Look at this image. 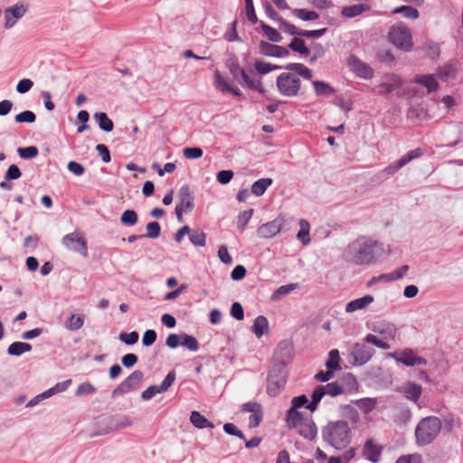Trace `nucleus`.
Here are the masks:
<instances>
[{
    "label": "nucleus",
    "instance_id": "f257e3e1",
    "mask_svg": "<svg viewBox=\"0 0 463 463\" xmlns=\"http://www.w3.org/2000/svg\"><path fill=\"white\" fill-rule=\"evenodd\" d=\"M285 69L289 71L279 74L276 80L279 92L288 98L298 96L301 80L299 77L305 80H311L312 71L302 63H288Z\"/></svg>",
    "mask_w": 463,
    "mask_h": 463
},
{
    "label": "nucleus",
    "instance_id": "f03ea898",
    "mask_svg": "<svg viewBox=\"0 0 463 463\" xmlns=\"http://www.w3.org/2000/svg\"><path fill=\"white\" fill-rule=\"evenodd\" d=\"M381 250L376 241L362 236L347 245L345 257L352 264L366 266L374 262Z\"/></svg>",
    "mask_w": 463,
    "mask_h": 463
},
{
    "label": "nucleus",
    "instance_id": "7ed1b4c3",
    "mask_svg": "<svg viewBox=\"0 0 463 463\" xmlns=\"http://www.w3.org/2000/svg\"><path fill=\"white\" fill-rule=\"evenodd\" d=\"M351 429L347 421H329L322 430V438L331 447L342 449L351 441Z\"/></svg>",
    "mask_w": 463,
    "mask_h": 463
},
{
    "label": "nucleus",
    "instance_id": "20e7f679",
    "mask_svg": "<svg viewBox=\"0 0 463 463\" xmlns=\"http://www.w3.org/2000/svg\"><path fill=\"white\" fill-rule=\"evenodd\" d=\"M441 430V420L435 416L425 417L418 423L415 429V439L418 446L430 444Z\"/></svg>",
    "mask_w": 463,
    "mask_h": 463
},
{
    "label": "nucleus",
    "instance_id": "39448f33",
    "mask_svg": "<svg viewBox=\"0 0 463 463\" xmlns=\"http://www.w3.org/2000/svg\"><path fill=\"white\" fill-rule=\"evenodd\" d=\"M390 41L403 51H410L412 47V39L410 29L403 24L393 25L389 32Z\"/></svg>",
    "mask_w": 463,
    "mask_h": 463
},
{
    "label": "nucleus",
    "instance_id": "423d86ee",
    "mask_svg": "<svg viewBox=\"0 0 463 463\" xmlns=\"http://www.w3.org/2000/svg\"><path fill=\"white\" fill-rule=\"evenodd\" d=\"M345 392L344 388L336 382L327 383L326 385H318L312 393V401L307 406L310 411H314L318 402L325 395L336 396Z\"/></svg>",
    "mask_w": 463,
    "mask_h": 463
},
{
    "label": "nucleus",
    "instance_id": "0eeeda50",
    "mask_svg": "<svg viewBox=\"0 0 463 463\" xmlns=\"http://www.w3.org/2000/svg\"><path fill=\"white\" fill-rule=\"evenodd\" d=\"M387 357L393 358L397 363H401L406 366L426 365V359L417 355L412 349L406 348L399 352L388 353Z\"/></svg>",
    "mask_w": 463,
    "mask_h": 463
},
{
    "label": "nucleus",
    "instance_id": "6e6552de",
    "mask_svg": "<svg viewBox=\"0 0 463 463\" xmlns=\"http://www.w3.org/2000/svg\"><path fill=\"white\" fill-rule=\"evenodd\" d=\"M61 242L68 250L79 252L83 257L88 256L87 242L80 232H74L65 235Z\"/></svg>",
    "mask_w": 463,
    "mask_h": 463
},
{
    "label": "nucleus",
    "instance_id": "1a4fd4ad",
    "mask_svg": "<svg viewBox=\"0 0 463 463\" xmlns=\"http://www.w3.org/2000/svg\"><path fill=\"white\" fill-rule=\"evenodd\" d=\"M278 372L279 373H277L275 370H272L269 373L267 392L269 396H277L286 383V373L284 371V367L280 366L278 369Z\"/></svg>",
    "mask_w": 463,
    "mask_h": 463
},
{
    "label": "nucleus",
    "instance_id": "9d476101",
    "mask_svg": "<svg viewBox=\"0 0 463 463\" xmlns=\"http://www.w3.org/2000/svg\"><path fill=\"white\" fill-rule=\"evenodd\" d=\"M144 374L141 371L136 370L126 378L112 392L113 396L120 395L138 388Z\"/></svg>",
    "mask_w": 463,
    "mask_h": 463
},
{
    "label": "nucleus",
    "instance_id": "9b49d317",
    "mask_svg": "<svg viewBox=\"0 0 463 463\" xmlns=\"http://www.w3.org/2000/svg\"><path fill=\"white\" fill-rule=\"evenodd\" d=\"M284 223V217L279 216L273 221L260 225L257 230V234L262 239H271L280 232Z\"/></svg>",
    "mask_w": 463,
    "mask_h": 463
},
{
    "label": "nucleus",
    "instance_id": "f8f14e48",
    "mask_svg": "<svg viewBox=\"0 0 463 463\" xmlns=\"http://www.w3.org/2000/svg\"><path fill=\"white\" fill-rule=\"evenodd\" d=\"M422 150L420 148H416L414 150L409 151L407 154L403 155L399 160L390 164L385 168H383V173L386 175H394L398 172L402 166L407 165L409 162L415 158H419L422 156Z\"/></svg>",
    "mask_w": 463,
    "mask_h": 463
},
{
    "label": "nucleus",
    "instance_id": "ddd939ff",
    "mask_svg": "<svg viewBox=\"0 0 463 463\" xmlns=\"http://www.w3.org/2000/svg\"><path fill=\"white\" fill-rule=\"evenodd\" d=\"M241 411L251 413L249 418L250 428H255L259 426L263 419L262 406L259 402H250L244 403L241 407Z\"/></svg>",
    "mask_w": 463,
    "mask_h": 463
},
{
    "label": "nucleus",
    "instance_id": "4468645a",
    "mask_svg": "<svg viewBox=\"0 0 463 463\" xmlns=\"http://www.w3.org/2000/svg\"><path fill=\"white\" fill-rule=\"evenodd\" d=\"M26 11L27 7L24 5H14L6 8L5 10V27L6 29L13 27L16 21L25 14Z\"/></svg>",
    "mask_w": 463,
    "mask_h": 463
},
{
    "label": "nucleus",
    "instance_id": "2eb2a0df",
    "mask_svg": "<svg viewBox=\"0 0 463 463\" xmlns=\"http://www.w3.org/2000/svg\"><path fill=\"white\" fill-rule=\"evenodd\" d=\"M373 354V349L360 344H354L350 350V354L354 357L355 363L358 364H364L367 363L372 358Z\"/></svg>",
    "mask_w": 463,
    "mask_h": 463
},
{
    "label": "nucleus",
    "instance_id": "dca6fc26",
    "mask_svg": "<svg viewBox=\"0 0 463 463\" xmlns=\"http://www.w3.org/2000/svg\"><path fill=\"white\" fill-rule=\"evenodd\" d=\"M179 203L176 204L177 207L185 210L190 213L194 207V197L190 191L189 186H182L177 194Z\"/></svg>",
    "mask_w": 463,
    "mask_h": 463
},
{
    "label": "nucleus",
    "instance_id": "f3484780",
    "mask_svg": "<svg viewBox=\"0 0 463 463\" xmlns=\"http://www.w3.org/2000/svg\"><path fill=\"white\" fill-rule=\"evenodd\" d=\"M260 52L265 56L269 57H287L289 52L285 47L271 44L265 41H261L260 43Z\"/></svg>",
    "mask_w": 463,
    "mask_h": 463
},
{
    "label": "nucleus",
    "instance_id": "a211bd4d",
    "mask_svg": "<svg viewBox=\"0 0 463 463\" xmlns=\"http://www.w3.org/2000/svg\"><path fill=\"white\" fill-rule=\"evenodd\" d=\"M402 86V80L396 74H388L384 77L383 81L380 84L381 95L388 94Z\"/></svg>",
    "mask_w": 463,
    "mask_h": 463
},
{
    "label": "nucleus",
    "instance_id": "6ab92c4d",
    "mask_svg": "<svg viewBox=\"0 0 463 463\" xmlns=\"http://www.w3.org/2000/svg\"><path fill=\"white\" fill-rule=\"evenodd\" d=\"M374 298L371 295H365L362 298L354 299L348 302L345 306V311L347 313H353L357 310H362L366 308L369 305L373 302Z\"/></svg>",
    "mask_w": 463,
    "mask_h": 463
},
{
    "label": "nucleus",
    "instance_id": "aec40b11",
    "mask_svg": "<svg viewBox=\"0 0 463 463\" xmlns=\"http://www.w3.org/2000/svg\"><path fill=\"white\" fill-rule=\"evenodd\" d=\"M298 432L307 439H313L317 436V427L312 419L307 418L297 428Z\"/></svg>",
    "mask_w": 463,
    "mask_h": 463
},
{
    "label": "nucleus",
    "instance_id": "412c9836",
    "mask_svg": "<svg viewBox=\"0 0 463 463\" xmlns=\"http://www.w3.org/2000/svg\"><path fill=\"white\" fill-rule=\"evenodd\" d=\"M364 456L372 462H377L382 453V448L369 439L365 442L363 449Z\"/></svg>",
    "mask_w": 463,
    "mask_h": 463
},
{
    "label": "nucleus",
    "instance_id": "4be33fe9",
    "mask_svg": "<svg viewBox=\"0 0 463 463\" xmlns=\"http://www.w3.org/2000/svg\"><path fill=\"white\" fill-rule=\"evenodd\" d=\"M401 392L407 399L416 402L421 394L422 388L420 384L407 383L401 388Z\"/></svg>",
    "mask_w": 463,
    "mask_h": 463
},
{
    "label": "nucleus",
    "instance_id": "5701e85b",
    "mask_svg": "<svg viewBox=\"0 0 463 463\" xmlns=\"http://www.w3.org/2000/svg\"><path fill=\"white\" fill-rule=\"evenodd\" d=\"M380 335H383L384 340L396 342L399 339V332L398 328L395 325L392 323H387L383 325V326L378 330Z\"/></svg>",
    "mask_w": 463,
    "mask_h": 463
},
{
    "label": "nucleus",
    "instance_id": "b1692460",
    "mask_svg": "<svg viewBox=\"0 0 463 463\" xmlns=\"http://www.w3.org/2000/svg\"><path fill=\"white\" fill-rule=\"evenodd\" d=\"M269 330V322L264 316H259L255 318L251 326V331L258 337H261Z\"/></svg>",
    "mask_w": 463,
    "mask_h": 463
},
{
    "label": "nucleus",
    "instance_id": "393cba45",
    "mask_svg": "<svg viewBox=\"0 0 463 463\" xmlns=\"http://www.w3.org/2000/svg\"><path fill=\"white\" fill-rule=\"evenodd\" d=\"M93 118L101 130L105 132H110L113 130L114 123L105 112H96Z\"/></svg>",
    "mask_w": 463,
    "mask_h": 463
},
{
    "label": "nucleus",
    "instance_id": "a878e982",
    "mask_svg": "<svg viewBox=\"0 0 463 463\" xmlns=\"http://www.w3.org/2000/svg\"><path fill=\"white\" fill-rule=\"evenodd\" d=\"M190 421L197 429L214 428V425L211 421H209L204 416L196 411H192Z\"/></svg>",
    "mask_w": 463,
    "mask_h": 463
},
{
    "label": "nucleus",
    "instance_id": "bb28decb",
    "mask_svg": "<svg viewBox=\"0 0 463 463\" xmlns=\"http://www.w3.org/2000/svg\"><path fill=\"white\" fill-rule=\"evenodd\" d=\"M312 85H313L315 92L317 96L328 97V96L335 94V92L334 88L330 84H328L325 81L313 80Z\"/></svg>",
    "mask_w": 463,
    "mask_h": 463
},
{
    "label": "nucleus",
    "instance_id": "cd10ccee",
    "mask_svg": "<svg viewBox=\"0 0 463 463\" xmlns=\"http://www.w3.org/2000/svg\"><path fill=\"white\" fill-rule=\"evenodd\" d=\"M32 345L24 342H14L8 346L7 353L9 355L19 356L24 353L30 352Z\"/></svg>",
    "mask_w": 463,
    "mask_h": 463
},
{
    "label": "nucleus",
    "instance_id": "c85d7f7f",
    "mask_svg": "<svg viewBox=\"0 0 463 463\" xmlns=\"http://www.w3.org/2000/svg\"><path fill=\"white\" fill-rule=\"evenodd\" d=\"M415 81L426 87L429 92L435 91L439 88L438 81L432 74L418 77Z\"/></svg>",
    "mask_w": 463,
    "mask_h": 463
},
{
    "label": "nucleus",
    "instance_id": "c756f323",
    "mask_svg": "<svg viewBox=\"0 0 463 463\" xmlns=\"http://www.w3.org/2000/svg\"><path fill=\"white\" fill-rule=\"evenodd\" d=\"M84 324V316L80 314L71 315L65 322L64 326L71 331L80 329Z\"/></svg>",
    "mask_w": 463,
    "mask_h": 463
},
{
    "label": "nucleus",
    "instance_id": "7c9ffc66",
    "mask_svg": "<svg viewBox=\"0 0 463 463\" xmlns=\"http://www.w3.org/2000/svg\"><path fill=\"white\" fill-rule=\"evenodd\" d=\"M271 178H261L254 182L251 185V193L256 196L262 195L269 185L272 184Z\"/></svg>",
    "mask_w": 463,
    "mask_h": 463
},
{
    "label": "nucleus",
    "instance_id": "2f4dec72",
    "mask_svg": "<svg viewBox=\"0 0 463 463\" xmlns=\"http://www.w3.org/2000/svg\"><path fill=\"white\" fill-rule=\"evenodd\" d=\"M307 418H304L301 412L295 408H290L288 411L287 421L289 427L297 428Z\"/></svg>",
    "mask_w": 463,
    "mask_h": 463
},
{
    "label": "nucleus",
    "instance_id": "473e14b6",
    "mask_svg": "<svg viewBox=\"0 0 463 463\" xmlns=\"http://www.w3.org/2000/svg\"><path fill=\"white\" fill-rule=\"evenodd\" d=\"M236 68L238 69V71L240 73V76L242 78L243 82L248 88L251 90H257L260 92H262L260 81H256L255 80H253L250 75L247 74L245 70L241 68L240 66H236Z\"/></svg>",
    "mask_w": 463,
    "mask_h": 463
},
{
    "label": "nucleus",
    "instance_id": "72a5a7b5",
    "mask_svg": "<svg viewBox=\"0 0 463 463\" xmlns=\"http://www.w3.org/2000/svg\"><path fill=\"white\" fill-rule=\"evenodd\" d=\"M367 9V6L364 4H356L354 5L344 7L342 10V14L346 17H354L361 14Z\"/></svg>",
    "mask_w": 463,
    "mask_h": 463
},
{
    "label": "nucleus",
    "instance_id": "f704fd0d",
    "mask_svg": "<svg viewBox=\"0 0 463 463\" xmlns=\"http://www.w3.org/2000/svg\"><path fill=\"white\" fill-rule=\"evenodd\" d=\"M300 230L297 234V238L302 241L304 245H307L310 242L309 230L310 226L307 221L301 219L299 222Z\"/></svg>",
    "mask_w": 463,
    "mask_h": 463
},
{
    "label": "nucleus",
    "instance_id": "c9c22d12",
    "mask_svg": "<svg viewBox=\"0 0 463 463\" xmlns=\"http://www.w3.org/2000/svg\"><path fill=\"white\" fill-rule=\"evenodd\" d=\"M354 70L356 71L357 75L363 77L364 79H370L373 75V71L364 62L360 61H356L354 63Z\"/></svg>",
    "mask_w": 463,
    "mask_h": 463
},
{
    "label": "nucleus",
    "instance_id": "e433bc0d",
    "mask_svg": "<svg viewBox=\"0 0 463 463\" xmlns=\"http://www.w3.org/2000/svg\"><path fill=\"white\" fill-rule=\"evenodd\" d=\"M260 27L270 42L279 43L282 41V36L276 29L264 23H261Z\"/></svg>",
    "mask_w": 463,
    "mask_h": 463
},
{
    "label": "nucleus",
    "instance_id": "4c0bfd02",
    "mask_svg": "<svg viewBox=\"0 0 463 463\" xmlns=\"http://www.w3.org/2000/svg\"><path fill=\"white\" fill-rule=\"evenodd\" d=\"M340 357L339 352L337 349H333L328 354V359L326 363V366L329 370H339L341 367L339 365Z\"/></svg>",
    "mask_w": 463,
    "mask_h": 463
},
{
    "label": "nucleus",
    "instance_id": "58836bf2",
    "mask_svg": "<svg viewBox=\"0 0 463 463\" xmlns=\"http://www.w3.org/2000/svg\"><path fill=\"white\" fill-rule=\"evenodd\" d=\"M292 14L302 21H313L319 17L317 12L306 9H294Z\"/></svg>",
    "mask_w": 463,
    "mask_h": 463
},
{
    "label": "nucleus",
    "instance_id": "ea45409f",
    "mask_svg": "<svg viewBox=\"0 0 463 463\" xmlns=\"http://www.w3.org/2000/svg\"><path fill=\"white\" fill-rule=\"evenodd\" d=\"M364 341L383 350H388L391 348V345L386 340H384L383 338H379L375 335H367L364 338Z\"/></svg>",
    "mask_w": 463,
    "mask_h": 463
},
{
    "label": "nucleus",
    "instance_id": "a19ab883",
    "mask_svg": "<svg viewBox=\"0 0 463 463\" xmlns=\"http://www.w3.org/2000/svg\"><path fill=\"white\" fill-rule=\"evenodd\" d=\"M425 54L431 60H436L439 57L440 49L439 44L428 42L423 45Z\"/></svg>",
    "mask_w": 463,
    "mask_h": 463
},
{
    "label": "nucleus",
    "instance_id": "79ce46f5",
    "mask_svg": "<svg viewBox=\"0 0 463 463\" xmlns=\"http://www.w3.org/2000/svg\"><path fill=\"white\" fill-rule=\"evenodd\" d=\"M138 217L134 210H126L120 216V222L127 226H134L137 224Z\"/></svg>",
    "mask_w": 463,
    "mask_h": 463
},
{
    "label": "nucleus",
    "instance_id": "37998d69",
    "mask_svg": "<svg viewBox=\"0 0 463 463\" xmlns=\"http://www.w3.org/2000/svg\"><path fill=\"white\" fill-rule=\"evenodd\" d=\"M288 47L302 55H307L309 53L308 48L306 46L304 40L295 37Z\"/></svg>",
    "mask_w": 463,
    "mask_h": 463
},
{
    "label": "nucleus",
    "instance_id": "c03bdc74",
    "mask_svg": "<svg viewBox=\"0 0 463 463\" xmlns=\"http://www.w3.org/2000/svg\"><path fill=\"white\" fill-rule=\"evenodd\" d=\"M356 405L364 413H369L376 407V401L372 398H363L356 402Z\"/></svg>",
    "mask_w": 463,
    "mask_h": 463
},
{
    "label": "nucleus",
    "instance_id": "a18cd8bd",
    "mask_svg": "<svg viewBox=\"0 0 463 463\" xmlns=\"http://www.w3.org/2000/svg\"><path fill=\"white\" fill-rule=\"evenodd\" d=\"M181 345L188 350L195 352L199 349V343L194 336L184 334L181 335Z\"/></svg>",
    "mask_w": 463,
    "mask_h": 463
},
{
    "label": "nucleus",
    "instance_id": "49530a36",
    "mask_svg": "<svg viewBox=\"0 0 463 463\" xmlns=\"http://www.w3.org/2000/svg\"><path fill=\"white\" fill-rule=\"evenodd\" d=\"M394 14H402L404 17L410 19H417L419 17V11L411 6H401L393 10Z\"/></svg>",
    "mask_w": 463,
    "mask_h": 463
},
{
    "label": "nucleus",
    "instance_id": "de8ad7c7",
    "mask_svg": "<svg viewBox=\"0 0 463 463\" xmlns=\"http://www.w3.org/2000/svg\"><path fill=\"white\" fill-rule=\"evenodd\" d=\"M19 156L23 159H33L38 156V148L34 146L27 147H19L17 149Z\"/></svg>",
    "mask_w": 463,
    "mask_h": 463
},
{
    "label": "nucleus",
    "instance_id": "09e8293b",
    "mask_svg": "<svg viewBox=\"0 0 463 463\" xmlns=\"http://www.w3.org/2000/svg\"><path fill=\"white\" fill-rule=\"evenodd\" d=\"M146 234L145 237H148L150 239H156L160 236L161 233V226L156 222H148L146 226Z\"/></svg>",
    "mask_w": 463,
    "mask_h": 463
},
{
    "label": "nucleus",
    "instance_id": "8fccbe9b",
    "mask_svg": "<svg viewBox=\"0 0 463 463\" xmlns=\"http://www.w3.org/2000/svg\"><path fill=\"white\" fill-rule=\"evenodd\" d=\"M254 67H255V70L260 73V74H266L271 71H274V70H279L280 69L281 67L279 66V65H272L270 63H268V62H264V61H257L254 64Z\"/></svg>",
    "mask_w": 463,
    "mask_h": 463
},
{
    "label": "nucleus",
    "instance_id": "3c124183",
    "mask_svg": "<svg viewBox=\"0 0 463 463\" xmlns=\"http://www.w3.org/2000/svg\"><path fill=\"white\" fill-rule=\"evenodd\" d=\"M190 241L195 246L203 247L206 244V234L201 231H194L190 234Z\"/></svg>",
    "mask_w": 463,
    "mask_h": 463
},
{
    "label": "nucleus",
    "instance_id": "603ef678",
    "mask_svg": "<svg viewBox=\"0 0 463 463\" xmlns=\"http://www.w3.org/2000/svg\"><path fill=\"white\" fill-rule=\"evenodd\" d=\"M17 123H33L36 119L35 114L31 110H24L17 114L14 118Z\"/></svg>",
    "mask_w": 463,
    "mask_h": 463
},
{
    "label": "nucleus",
    "instance_id": "864d4df0",
    "mask_svg": "<svg viewBox=\"0 0 463 463\" xmlns=\"http://www.w3.org/2000/svg\"><path fill=\"white\" fill-rule=\"evenodd\" d=\"M422 458L420 454L413 453L408 455H402L399 457L395 463H421Z\"/></svg>",
    "mask_w": 463,
    "mask_h": 463
},
{
    "label": "nucleus",
    "instance_id": "5fc2aeb1",
    "mask_svg": "<svg viewBox=\"0 0 463 463\" xmlns=\"http://www.w3.org/2000/svg\"><path fill=\"white\" fill-rule=\"evenodd\" d=\"M214 85L222 92H227L231 87L218 71L214 73Z\"/></svg>",
    "mask_w": 463,
    "mask_h": 463
},
{
    "label": "nucleus",
    "instance_id": "6e6d98bb",
    "mask_svg": "<svg viewBox=\"0 0 463 463\" xmlns=\"http://www.w3.org/2000/svg\"><path fill=\"white\" fill-rule=\"evenodd\" d=\"M138 334L136 331H133L131 333H120L118 338L121 342H123L126 345H134L138 340Z\"/></svg>",
    "mask_w": 463,
    "mask_h": 463
},
{
    "label": "nucleus",
    "instance_id": "4d7b16f0",
    "mask_svg": "<svg viewBox=\"0 0 463 463\" xmlns=\"http://www.w3.org/2000/svg\"><path fill=\"white\" fill-rule=\"evenodd\" d=\"M203 149L200 147H185L183 154L187 159H197L203 156Z\"/></svg>",
    "mask_w": 463,
    "mask_h": 463
},
{
    "label": "nucleus",
    "instance_id": "13d9d810",
    "mask_svg": "<svg viewBox=\"0 0 463 463\" xmlns=\"http://www.w3.org/2000/svg\"><path fill=\"white\" fill-rule=\"evenodd\" d=\"M175 380V373L174 371H171L168 373L165 380L162 382V383L158 386L159 392H166L171 385L174 383Z\"/></svg>",
    "mask_w": 463,
    "mask_h": 463
},
{
    "label": "nucleus",
    "instance_id": "bf43d9fd",
    "mask_svg": "<svg viewBox=\"0 0 463 463\" xmlns=\"http://www.w3.org/2000/svg\"><path fill=\"white\" fill-rule=\"evenodd\" d=\"M218 257L220 260L224 264H232V259L229 254L228 248L226 245H222L218 250Z\"/></svg>",
    "mask_w": 463,
    "mask_h": 463
},
{
    "label": "nucleus",
    "instance_id": "052dcab7",
    "mask_svg": "<svg viewBox=\"0 0 463 463\" xmlns=\"http://www.w3.org/2000/svg\"><path fill=\"white\" fill-rule=\"evenodd\" d=\"M68 170L77 176H80L84 174L85 168L82 165L75 161H70L68 163Z\"/></svg>",
    "mask_w": 463,
    "mask_h": 463
},
{
    "label": "nucleus",
    "instance_id": "680f3d73",
    "mask_svg": "<svg viewBox=\"0 0 463 463\" xmlns=\"http://www.w3.org/2000/svg\"><path fill=\"white\" fill-rule=\"evenodd\" d=\"M233 177V172L232 170H222L217 174V181L222 184H228Z\"/></svg>",
    "mask_w": 463,
    "mask_h": 463
},
{
    "label": "nucleus",
    "instance_id": "e2e57ef3",
    "mask_svg": "<svg viewBox=\"0 0 463 463\" xmlns=\"http://www.w3.org/2000/svg\"><path fill=\"white\" fill-rule=\"evenodd\" d=\"M156 340V331L153 329H148L145 332V334L143 335L142 343L145 346H150L151 345H153L155 343Z\"/></svg>",
    "mask_w": 463,
    "mask_h": 463
},
{
    "label": "nucleus",
    "instance_id": "0e129e2a",
    "mask_svg": "<svg viewBox=\"0 0 463 463\" xmlns=\"http://www.w3.org/2000/svg\"><path fill=\"white\" fill-rule=\"evenodd\" d=\"M33 85V83L31 80L24 79V80H21L17 83L16 90H17V92L24 94V93L28 92L32 89Z\"/></svg>",
    "mask_w": 463,
    "mask_h": 463
},
{
    "label": "nucleus",
    "instance_id": "69168bd1",
    "mask_svg": "<svg viewBox=\"0 0 463 463\" xmlns=\"http://www.w3.org/2000/svg\"><path fill=\"white\" fill-rule=\"evenodd\" d=\"M279 27L284 32L291 34V35H298L301 30L298 29L295 25L288 24L285 20H281L279 23Z\"/></svg>",
    "mask_w": 463,
    "mask_h": 463
},
{
    "label": "nucleus",
    "instance_id": "338daca9",
    "mask_svg": "<svg viewBox=\"0 0 463 463\" xmlns=\"http://www.w3.org/2000/svg\"><path fill=\"white\" fill-rule=\"evenodd\" d=\"M231 315L237 320H242L244 318L242 306L238 302L233 303L231 307Z\"/></svg>",
    "mask_w": 463,
    "mask_h": 463
},
{
    "label": "nucleus",
    "instance_id": "774afa93",
    "mask_svg": "<svg viewBox=\"0 0 463 463\" xmlns=\"http://www.w3.org/2000/svg\"><path fill=\"white\" fill-rule=\"evenodd\" d=\"M22 175L20 169L15 165H11L6 173H5V179L6 180H15L18 179Z\"/></svg>",
    "mask_w": 463,
    "mask_h": 463
}]
</instances>
